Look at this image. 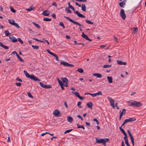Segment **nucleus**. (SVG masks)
I'll use <instances>...</instances> for the list:
<instances>
[{
    "instance_id": "4468645a",
    "label": "nucleus",
    "mask_w": 146,
    "mask_h": 146,
    "mask_svg": "<svg viewBox=\"0 0 146 146\" xmlns=\"http://www.w3.org/2000/svg\"><path fill=\"white\" fill-rule=\"evenodd\" d=\"M83 38H84L87 40H88L90 41H92V40L88 38V36L87 35L85 34L83 32Z\"/></svg>"
},
{
    "instance_id": "2eb2a0df",
    "label": "nucleus",
    "mask_w": 146,
    "mask_h": 146,
    "mask_svg": "<svg viewBox=\"0 0 146 146\" xmlns=\"http://www.w3.org/2000/svg\"><path fill=\"white\" fill-rule=\"evenodd\" d=\"M117 62L118 64L119 65H126L127 64L126 62H122L121 61L119 60H117Z\"/></svg>"
},
{
    "instance_id": "6ab92c4d",
    "label": "nucleus",
    "mask_w": 146,
    "mask_h": 146,
    "mask_svg": "<svg viewBox=\"0 0 146 146\" xmlns=\"http://www.w3.org/2000/svg\"><path fill=\"white\" fill-rule=\"evenodd\" d=\"M108 82L109 83H111L113 82L112 78L111 76H108L107 77Z\"/></svg>"
},
{
    "instance_id": "e2e57ef3",
    "label": "nucleus",
    "mask_w": 146,
    "mask_h": 146,
    "mask_svg": "<svg viewBox=\"0 0 146 146\" xmlns=\"http://www.w3.org/2000/svg\"><path fill=\"white\" fill-rule=\"evenodd\" d=\"M130 137V139H131V140H133V139H133V138L131 134H130L129 135Z\"/></svg>"
},
{
    "instance_id": "f704fd0d",
    "label": "nucleus",
    "mask_w": 146,
    "mask_h": 146,
    "mask_svg": "<svg viewBox=\"0 0 146 146\" xmlns=\"http://www.w3.org/2000/svg\"><path fill=\"white\" fill-rule=\"evenodd\" d=\"M124 135H125V136L124 137V139L125 141H128L127 139V134L126 133L125 134H124Z\"/></svg>"
},
{
    "instance_id": "f8f14e48",
    "label": "nucleus",
    "mask_w": 146,
    "mask_h": 146,
    "mask_svg": "<svg viewBox=\"0 0 146 146\" xmlns=\"http://www.w3.org/2000/svg\"><path fill=\"white\" fill-rule=\"evenodd\" d=\"M9 37L11 41L14 42H16L17 41L16 38L14 36H9Z\"/></svg>"
},
{
    "instance_id": "864d4df0",
    "label": "nucleus",
    "mask_w": 146,
    "mask_h": 146,
    "mask_svg": "<svg viewBox=\"0 0 146 146\" xmlns=\"http://www.w3.org/2000/svg\"><path fill=\"white\" fill-rule=\"evenodd\" d=\"M76 125H77V127L78 128H82V125H80L78 123H77Z\"/></svg>"
},
{
    "instance_id": "473e14b6",
    "label": "nucleus",
    "mask_w": 146,
    "mask_h": 146,
    "mask_svg": "<svg viewBox=\"0 0 146 146\" xmlns=\"http://www.w3.org/2000/svg\"><path fill=\"white\" fill-rule=\"evenodd\" d=\"M4 33L5 35L7 36H8V35L10 34V33H9V31L8 30L6 31H5Z\"/></svg>"
},
{
    "instance_id": "79ce46f5",
    "label": "nucleus",
    "mask_w": 146,
    "mask_h": 146,
    "mask_svg": "<svg viewBox=\"0 0 146 146\" xmlns=\"http://www.w3.org/2000/svg\"><path fill=\"white\" fill-rule=\"evenodd\" d=\"M86 7L84 4H83V11L85 12L86 11Z\"/></svg>"
},
{
    "instance_id": "de8ad7c7",
    "label": "nucleus",
    "mask_w": 146,
    "mask_h": 146,
    "mask_svg": "<svg viewBox=\"0 0 146 146\" xmlns=\"http://www.w3.org/2000/svg\"><path fill=\"white\" fill-rule=\"evenodd\" d=\"M2 47L4 48L5 49H7L9 48V47L8 46H5L3 44Z\"/></svg>"
},
{
    "instance_id": "423d86ee",
    "label": "nucleus",
    "mask_w": 146,
    "mask_h": 146,
    "mask_svg": "<svg viewBox=\"0 0 146 146\" xmlns=\"http://www.w3.org/2000/svg\"><path fill=\"white\" fill-rule=\"evenodd\" d=\"M108 99L110 101L111 106L114 108H115L114 102L115 101L113 99L111 98L109 96L107 97Z\"/></svg>"
},
{
    "instance_id": "2f4dec72",
    "label": "nucleus",
    "mask_w": 146,
    "mask_h": 146,
    "mask_svg": "<svg viewBox=\"0 0 146 146\" xmlns=\"http://www.w3.org/2000/svg\"><path fill=\"white\" fill-rule=\"evenodd\" d=\"M96 96H97V95H102V93L101 91H99L98 92L95 93Z\"/></svg>"
},
{
    "instance_id": "37998d69",
    "label": "nucleus",
    "mask_w": 146,
    "mask_h": 146,
    "mask_svg": "<svg viewBox=\"0 0 146 146\" xmlns=\"http://www.w3.org/2000/svg\"><path fill=\"white\" fill-rule=\"evenodd\" d=\"M72 130V129H68L67 130H66L64 132V133L65 134L67 133H68L70 131H71Z\"/></svg>"
},
{
    "instance_id": "680f3d73",
    "label": "nucleus",
    "mask_w": 146,
    "mask_h": 146,
    "mask_svg": "<svg viewBox=\"0 0 146 146\" xmlns=\"http://www.w3.org/2000/svg\"><path fill=\"white\" fill-rule=\"evenodd\" d=\"M16 80H17L21 82H22V80L21 79L19 78H17Z\"/></svg>"
},
{
    "instance_id": "49530a36",
    "label": "nucleus",
    "mask_w": 146,
    "mask_h": 146,
    "mask_svg": "<svg viewBox=\"0 0 146 146\" xmlns=\"http://www.w3.org/2000/svg\"><path fill=\"white\" fill-rule=\"evenodd\" d=\"M27 94L29 97H30L31 98H33V97L32 95H31V93L29 92H27Z\"/></svg>"
},
{
    "instance_id": "a18cd8bd",
    "label": "nucleus",
    "mask_w": 146,
    "mask_h": 146,
    "mask_svg": "<svg viewBox=\"0 0 146 146\" xmlns=\"http://www.w3.org/2000/svg\"><path fill=\"white\" fill-rule=\"evenodd\" d=\"M65 11L67 12L68 13H72L71 11L67 8L65 9Z\"/></svg>"
},
{
    "instance_id": "603ef678",
    "label": "nucleus",
    "mask_w": 146,
    "mask_h": 146,
    "mask_svg": "<svg viewBox=\"0 0 146 146\" xmlns=\"http://www.w3.org/2000/svg\"><path fill=\"white\" fill-rule=\"evenodd\" d=\"M15 85L18 86H20L21 85V84L20 82H16Z\"/></svg>"
},
{
    "instance_id": "c9c22d12",
    "label": "nucleus",
    "mask_w": 146,
    "mask_h": 146,
    "mask_svg": "<svg viewBox=\"0 0 146 146\" xmlns=\"http://www.w3.org/2000/svg\"><path fill=\"white\" fill-rule=\"evenodd\" d=\"M86 23L88 24H93V23L92 22H91L90 20H86Z\"/></svg>"
},
{
    "instance_id": "20e7f679",
    "label": "nucleus",
    "mask_w": 146,
    "mask_h": 146,
    "mask_svg": "<svg viewBox=\"0 0 146 146\" xmlns=\"http://www.w3.org/2000/svg\"><path fill=\"white\" fill-rule=\"evenodd\" d=\"M135 120L136 119L134 117L130 118L128 119H126L124 121L121 127L123 126L124 124L128 122L133 121H135Z\"/></svg>"
},
{
    "instance_id": "8fccbe9b",
    "label": "nucleus",
    "mask_w": 146,
    "mask_h": 146,
    "mask_svg": "<svg viewBox=\"0 0 146 146\" xmlns=\"http://www.w3.org/2000/svg\"><path fill=\"white\" fill-rule=\"evenodd\" d=\"M82 104V102H78L77 104V105L80 108H81V106H80Z\"/></svg>"
},
{
    "instance_id": "4be33fe9",
    "label": "nucleus",
    "mask_w": 146,
    "mask_h": 146,
    "mask_svg": "<svg viewBox=\"0 0 146 146\" xmlns=\"http://www.w3.org/2000/svg\"><path fill=\"white\" fill-rule=\"evenodd\" d=\"M67 119L68 121L70 123L72 122L73 120V119L70 116L67 117Z\"/></svg>"
},
{
    "instance_id": "f03ea898",
    "label": "nucleus",
    "mask_w": 146,
    "mask_h": 146,
    "mask_svg": "<svg viewBox=\"0 0 146 146\" xmlns=\"http://www.w3.org/2000/svg\"><path fill=\"white\" fill-rule=\"evenodd\" d=\"M23 72L27 77L32 80H33L34 81L36 82L37 81L39 82L40 81V79H39L38 78H37L33 74H32L31 75H29V74L25 70H24Z\"/></svg>"
},
{
    "instance_id": "4d7b16f0",
    "label": "nucleus",
    "mask_w": 146,
    "mask_h": 146,
    "mask_svg": "<svg viewBox=\"0 0 146 146\" xmlns=\"http://www.w3.org/2000/svg\"><path fill=\"white\" fill-rule=\"evenodd\" d=\"M75 4L77 5H78L80 7H81V9L82 10V6H81V5H80L77 2H76Z\"/></svg>"
},
{
    "instance_id": "338daca9",
    "label": "nucleus",
    "mask_w": 146,
    "mask_h": 146,
    "mask_svg": "<svg viewBox=\"0 0 146 146\" xmlns=\"http://www.w3.org/2000/svg\"><path fill=\"white\" fill-rule=\"evenodd\" d=\"M60 87H61V88L63 90H64V84H62V85H60Z\"/></svg>"
},
{
    "instance_id": "a19ab883",
    "label": "nucleus",
    "mask_w": 146,
    "mask_h": 146,
    "mask_svg": "<svg viewBox=\"0 0 146 146\" xmlns=\"http://www.w3.org/2000/svg\"><path fill=\"white\" fill-rule=\"evenodd\" d=\"M47 52L49 53V54H51V55H52L53 56V55L54 54V53L52 52H51L48 49L47 50Z\"/></svg>"
},
{
    "instance_id": "69168bd1",
    "label": "nucleus",
    "mask_w": 146,
    "mask_h": 146,
    "mask_svg": "<svg viewBox=\"0 0 146 146\" xmlns=\"http://www.w3.org/2000/svg\"><path fill=\"white\" fill-rule=\"evenodd\" d=\"M64 105H65V107L66 108H68V106L67 105V103H66V102H64Z\"/></svg>"
},
{
    "instance_id": "393cba45",
    "label": "nucleus",
    "mask_w": 146,
    "mask_h": 146,
    "mask_svg": "<svg viewBox=\"0 0 146 146\" xmlns=\"http://www.w3.org/2000/svg\"><path fill=\"white\" fill-rule=\"evenodd\" d=\"M32 23L38 29H40V27L38 24H37L35 22H33Z\"/></svg>"
},
{
    "instance_id": "cd10ccee",
    "label": "nucleus",
    "mask_w": 146,
    "mask_h": 146,
    "mask_svg": "<svg viewBox=\"0 0 146 146\" xmlns=\"http://www.w3.org/2000/svg\"><path fill=\"white\" fill-rule=\"evenodd\" d=\"M43 20L45 21H51V19H49L48 17H45L43 18Z\"/></svg>"
},
{
    "instance_id": "7ed1b4c3",
    "label": "nucleus",
    "mask_w": 146,
    "mask_h": 146,
    "mask_svg": "<svg viewBox=\"0 0 146 146\" xmlns=\"http://www.w3.org/2000/svg\"><path fill=\"white\" fill-rule=\"evenodd\" d=\"M142 105V104L139 102L133 101V102H130L129 104V106H133L134 107H139Z\"/></svg>"
},
{
    "instance_id": "0e129e2a",
    "label": "nucleus",
    "mask_w": 146,
    "mask_h": 146,
    "mask_svg": "<svg viewBox=\"0 0 146 146\" xmlns=\"http://www.w3.org/2000/svg\"><path fill=\"white\" fill-rule=\"evenodd\" d=\"M125 143L127 145V146H130V145L128 143V141H125Z\"/></svg>"
},
{
    "instance_id": "c756f323",
    "label": "nucleus",
    "mask_w": 146,
    "mask_h": 146,
    "mask_svg": "<svg viewBox=\"0 0 146 146\" xmlns=\"http://www.w3.org/2000/svg\"><path fill=\"white\" fill-rule=\"evenodd\" d=\"M111 65H105L103 66V67L105 68H108L111 67Z\"/></svg>"
},
{
    "instance_id": "f3484780",
    "label": "nucleus",
    "mask_w": 146,
    "mask_h": 146,
    "mask_svg": "<svg viewBox=\"0 0 146 146\" xmlns=\"http://www.w3.org/2000/svg\"><path fill=\"white\" fill-rule=\"evenodd\" d=\"M94 76H96L97 78H100L102 77V75L101 74L95 73L93 74Z\"/></svg>"
},
{
    "instance_id": "dca6fc26",
    "label": "nucleus",
    "mask_w": 146,
    "mask_h": 146,
    "mask_svg": "<svg viewBox=\"0 0 146 146\" xmlns=\"http://www.w3.org/2000/svg\"><path fill=\"white\" fill-rule=\"evenodd\" d=\"M60 64L67 66H68L70 65L69 63L65 62H61Z\"/></svg>"
},
{
    "instance_id": "6e6552de",
    "label": "nucleus",
    "mask_w": 146,
    "mask_h": 146,
    "mask_svg": "<svg viewBox=\"0 0 146 146\" xmlns=\"http://www.w3.org/2000/svg\"><path fill=\"white\" fill-rule=\"evenodd\" d=\"M40 86L45 88H51V86L50 85H45L41 82H39Z\"/></svg>"
},
{
    "instance_id": "b1692460",
    "label": "nucleus",
    "mask_w": 146,
    "mask_h": 146,
    "mask_svg": "<svg viewBox=\"0 0 146 146\" xmlns=\"http://www.w3.org/2000/svg\"><path fill=\"white\" fill-rule=\"evenodd\" d=\"M125 4L124 3H123V2H120L119 3V6L121 7L122 8H124V7L125 5Z\"/></svg>"
},
{
    "instance_id": "5fc2aeb1",
    "label": "nucleus",
    "mask_w": 146,
    "mask_h": 146,
    "mask_svg": "<svg viewBox=\"0 0 146 146\" xmlns=\"http://www.w3.org/2000/svg\"><path fill=\"white\" fill-rule=\"evenodd\" d=\"M93 121H95V122H96L97 123V124L98 125L99 124V122L98 121V120L96 119H93Z\"/></svg>"
},
{
    "instance_id": "09e8293b",
    "label": "nucleus",
    "mask_w": 146,
    "mask_h": 146,
    "mask_svg": "<svg viewBox=\"0 0 146 146\" xmlns=\"http://www.w3.org/2000/svg\"><path fill=\"white\" fill-rule=\"evenodd\" d=\"M21 62H23L24 60L22 59V58L19 56L17 58Z\"/></svg>"
},
{
    "instance_id": "5701e85b",
    "label": "nucleus",
    "mask_w": 146,
    "mask_h": 146,
    "mask_svg": "<svg viewBox=\"0 0 146 146\" xmlns=\"http://www.w3.org/2000/svg\"><path fill=\"white\" fill-rule=\"evenodd\" d=\"M35 8L33 6H31L28 9H27V10L28 11H31L32 10H35Z\"/></svg>"
},
{
    "instance_id": "7c9ffc66",
    "label": "nucleus",
    "mask_w": 146,
    "mask_h": 146,
    "mask_svg": "<svg viewBox=\"0 0 146 146\" xmlns=\"http://www.w3.org/2000/svg\"><path fill=\"white\" fill-rule=\"evenodd\" d=\"M119 129L124 135L126 134V133L125 131L121 128V127H119Z\"/></svg>"
},
{
    "instance_id": "774afa93",
    "label": "nucleus",
    "mask_w": 146,
    "mask_h": 146,
    "mask_svg": "<svg viewBox=\"0 0 146 146\" xmlns=\"http://www.w3.org/2000/svg\"><path fill=\"white\" fill-rule=\"evenodd\" d=\"M52 5L54 6L55 7H57V4L55 2L53 3H52Z\"/></svg>"
},
{
    "instance_id": "0eeeda50",
    "label": "nucleus",
    "mask_w": 146,
    "mask_h": 146,
    "mask_svg": "<svg viewBox=\"0 0 146 146\" xmlns=\"http://www.w3.org/2000/svg\"><path fill=\"white\" fill-rule=\"evenodd\" d=\"M121 17L123 20H125L126 17V15L125 13L124 10L123 9H121L120 12Z\"/></svg>"
},
{
    "instance_id": "a878e982",
    "label": "nucleus",
    "mask_w": 146,
    "mask_h": 146,
    "mask_svg": "<svg viewBox=\"0 0 146 146\" xmlns=\"http://www.w3.org/2000/svg\"><path fill=\"white\" fill-rule=\"evenodd\" d=\"M8 22L10 24L13 25L15 22L14 20H11L10 19L8 20Z\"/></svg>"
},
{
    "instance_id": "3c124183",
    "label": "nucleus",
    "mask_w": 146,
    "mask_h": 146,
    "mask_svg": "<svg viewBox=\"0 0 146 146\" xmlns=\"http://www.w3.org/2000/svg\"><path fill=\"white\" fill-rule=\"evenodd\" d=\"M77 71H78L80 73H82V68H79L77 70Z\"/></svg>"
},
{
    "instance_id": "052dcab7",
    "label": "nucleus",
    "mask_w": 146,
    "mask_h": 146,
    "mask_svg": "<svg viewBox=\"0 0 146 146\" xmlns=\"http://www.w3.org/2000/svg\"><path fill=\"white\" fill-rule=\"evenodd\" d=\"M52 16L54 19H56V15L54 13H53L52 14Z\"/></svg>"
},
{
    "instance_id": "f257e3e1",
    "label": "nucleus",
    "mask_w": 146,
    "mask_h": 146,
    "mask_svg": "<svg viewBox=\"0 0 146 146\" xmlns=\"http://www.w3.org/2000/svg\"><path fill=\"white\" fill-rule=\"evenodd\" d=\"M96 143L101 144L102 143L104 145H106V142H108L109 139L108 138L101 139L99 137H96Z\"/></svg>"
},
{
    "instance_id": "c03bdc74",
    "label": "nucleus",
    "mask_w": 146,
    "mask_h": 146,
    "mask_svg": "<svg viewBox=\"0 0 146 146\" xmlns=\"http://www.w3.org/2000/svg\"><path fill=\"white\" fill-rule=\"evenodd\" d=\"M11 11L13 13H15L16 11L13 9V7H10Z\"/></svg>"
},
{
    "instance_id": "ddd939ff",
    "label": "nucleus",
    "mask_w": 146,
    "mask_h": 146,
    "mask_svg": "<svg viewBox=\"0 0 146 146\" xmlns=\"http://www.w3.org/2000/svg\"><path fill=\"white\" fill-rule=\"evenodd\" d=\"M126 110L125 109H123L122 112L120 113L119 116V119L121 120L122 116L123 115H124L125 113Z\"/></svg>"
},
{
    "instance_id": "6e6d98bb",
    "label": "nucleus",
    "mask_w": 146,
    "mask_h": 146,
    "mask_svg": "<svg viewBox=\"0 0 146 146\" xmlns=\"http://www.w3.org/2000/svg\"><path fill=\"white\" fill-rule=\"evenodd\" d=\"M89 94L91 96L93 97H96L95 93L91 94L90 93V94Z\"/></svg>"
},
{
    "instance_id": "c85d7f7f",
    "label": "nucleus",
    "mask_w": 146,
    "mask_h": 146,
    "mask_svg": "<svg viewBox=\"0 0 146 146\" xmlns=\"http://www.w3.org/2000/svg\"><path fill=\"white\" fill-rule=\"evenodd\" d=\"M32 47L34 49H38L39 48V46L38 45L34 46L33 45H31Z\"/></svg>"
},
{
    "instance_id": "bb28decb",
    "label": "nucleus",
    "mask_w": 146,
    "mask_h": 146,
    "mask_svg": "<svg viewBox=\"0 0 146 146\" xmlns=\"http://www.w3.org/2000/svg\"><path fill=\"white\" fill-rule=\"evenodd\" d=\"M133 33L134 34H135L137 32L138 28H133Z\"/></svg>"
},
{
    "instance_id": "a211bd4d",
    "label": "nucleus",
    "mask_w": 146,
    "mask_h": 146,
    "mask_svg": "<svg viewBox=\"0 0 146 146\" xmlns=\"http://www.w3.org/2000/svg\"><path fill=\"white\" fill-rule=\"evenodd\" d=\"M61 79L62 80V82H63L64 83H65L68 82V79L66 78H61Z\"/></svg>"
},
{
    "instance_id": "9b49d317",
    "label": "nucleus",
    "mask_w": 146,
    "mask_h": 146,
    "mask_svg": "<svg viewBox=\"0 0 146 146\" xmlns=\"http://www.w3.org/2000/svg\"><path fill=\"white\" fill-rule=\"evenodd\" d=\"M50 12L48 10L44 11L42 14L44 16H48L50 15Z\"/></svg>"
},
{
    "instance_id": "39448f33",
    "label": "nucleus",
    "mask_w": 146,
    "mask_h": 146,
    "mask_svg": "<svg viewBox=\"0 0 146 146\" xmlns=\"http://www.w3.org/2000/svg\"><path fill=\"white\" fill-rule=\"evenodd\" d=\"M65 18L68 20L70 22H72V23H73L74 24H76L77 25H78L79 26H82V25L80 24V23H79L78 22L74 21L72 19L68 17H65Z\"/></svg>"
},
{
    "instance_id": "58836bf2",
    "label": "nucleus",
    "mask_w": 146,
    "mask_h": 146,
    "mask_svg": "<svg viewBox=\"0 0 146 146\" xmlns=\"http://www.w3.org/2000/svg\"><path fill=\"white\" fill-rule=\"evenodd\" d=\"M57 80L60 85L63 84L62 82L58 78H57Z\"/></svg>"
},
{
    "instance_id": "1a4fd4ad",
    "label": "nucleus",
    "mask_w": 146,
    "mask_h": 146,
    "mask_svg": "<svg viewBox=\"0 0 146 146\" xmlns=\"http://www.w3.org/2000/svg\"><path fill=\"white\" fill-rule=\"evenodd\" d=\"M72 93L74 94L76 97L79 98L81 100H82V97H81L80 96L78 92H77L72 91Z\"/></svg>"
},
{
    "instance_id": "13d9d810",
    "label": "nucleus",
    "mask_w": 146,
    "mask_h": 146,
    "mask_svg": "<svg viewBox=\"0 0 146 146\" xmlns=\"http://www.w3.org/2000/svg\"><path fill=\"white\" fill-rule=\"evenodd\" d=\"M18 40L21 43H22V44L23 43V41L21 40V39L20 38H18Z\"/></svg>"
},
{
    "instance_id": "9d476101",
    "label": "nucleus",
    "mask_w": 146,
    "mask_h": 146,
    "mask_svg": "<svg viewBox=\"0 0 146 146\" xmlns=\"http://www.w3.org/2000/svg\"><path fill=\"white\" fill-rule=\"evenodd\" d=\"M53 114L55 116L60 115V111L58 110H56L53 112Z\"/></svg>"
},
{
    "instance_id": "aec40b11",
    "label": "nucleus",
    "mask_w": 146,
    "mask_h": 146,
    "mask_svg": "<svg viewBox=\"0 0 146 146\" xmlns=\"http://www.w3.org/2000/svg\"><path fill=\"white\" fill-rule=\"evenodd\" d=\"M74 13L77 14L78 17L82 18V14H80L78 11H74Z\"/></svg>"
},
{
    "instance_id": "72a5a7b5",
    "label": "nucleus",
    "mask_w": 146,
    "mask_h": 146,
    "mask_svg": "<svg viewBox=\"0 0 146 146\" xmlns=\"http://www.w3.org/2000/svg\"><path fill=\"white\" fill-rule=\"evenodd\" d=\"M68 5H69V7H70V8L73 11H74L75 9L74 8V7L71 5H70V3L69 2L68 3Z\"/></svg>"
},
{
    "instance_id": "412c9836",
    "label": "nucleus",
    "mask_w": 146,
    "mask_h": 146,
    "mask_svg": "<svg viewBox=\"0 0 146 146\" xmlns=\"http://www.w3.org/2000/svg\"><path fill=\"white\" fill-rule=\"evenodd\" d=\"M87 106L90 108H92V103L91 102H90L87 103Z\"/></svg>"
},
{
    "instance_id": "4c0bfd02",
    "label": "nucleus",
    "mask_w": 146,
    "mask_h": 146,
    "mask_svg": "<svg viewBox=\"0 0 146 146\" xmlns=\"http://www.w3.org/2000/svg\"><path fill=\"white\" fill-rule=\"evenodd\" d=\"M59 25L62 27L64 29L65 28V26L63 24V22H60L59 23Z\"/></svg>"
},
{
    "instance_id": "bf43d9fd",
    "label": "nucleus",
    "mask_w": 146,
    "mask_h": 146,
    "mask_svg": "<svg viewBox=\"0 0 146 146\" xmlns=\"http://www.w3.org/2000/svg\"><path fill=\"white\" fill-rule=\"evenodd\" d=\"M113 38L114 39V40L116 41V42H118L117 38L115 36H113Z\"/></svg>"
},
{
    "instance_id": "e433bc0d",
    "label": "nucleus",
    "mask_w": 146,
    "mask_h": 146,
    "mask_svg": "<svg viewBox=\"0 0 146 146\" xmlns=\"http://www.w3.org/2000/svg\"><path fill=\"white\" fill-rule=\"evenodd\" d=\"M13 25H14L15 27H16L17 28H19L20 27L19 25L16 23L15 22L14 23Z\"/></svg>"
},
{
    "instance_id": "ea45409f",
    "label": "nucleus",
    "mask_w": 146,
    "mask_h": 146,
    "mask_svg": "<svg viewBox=\"0 0 146 146\" xmlns=\"http://www.w3.org/2000/svg\"><path fill=\"white\" fill-rule=\"evenodd\" d=\"M53 56H54L55 57L56 60L57 61H59V60H58V58L57 55H56V54H54L53 55Z\"/></svg>"
}]
</instances>
